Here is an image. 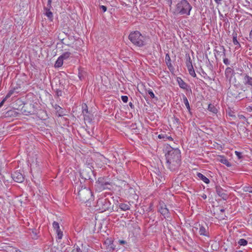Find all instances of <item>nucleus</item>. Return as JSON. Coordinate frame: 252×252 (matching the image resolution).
I'll return each instance as SVG.
<instances>
[{
	"mask_svg": "<svg viewBox=\"0 0 252 252\" xmlns=\"http://www.w3.org/2000/svg\"><path fill=\"white\" fill-rule=\"evenodd\" d=\"M58 107L61 108V107L59 106H56V109H57Z\"/></svg>",
	"mask_w": 252,
	"mask_h": 252,
	"instance_id": "obj_64",
	"label": "nucleus"
},
{
	"mask_svg": "<svg viewBox=\"0 0 252 252\" xmlns=\"http://www.w3.org/2000/svg\"><path fill=\"white\" fill-rule=\"evenodd\" d=\"M52 87V89L55 91L56 94L57 96L59 97V96H61L62 95V91L61 89H57V88L56 89H54L53 88V86Z\"/></svg>",
	"mask_w": 252,
	"mask_h": 252,
	"instance_id": "obj_38",
	"label": "nucleus"
},
{
	"mask_svg": "<svg viewBox=\"0 0 252 252\" xmlns=\"http://www.w3.org/2000/svg\"><path fill=\"white\" fill-rule=\"evenodd\" d=\"M242 73H239L240 75L243 77V84L248 87L251 86L252 90V77L249 76L247 73H244L242 70H241Z\"/></svg>",
	"mask_w": 252,
	"mask_h": 252,
	"instance_id": "obj_9",
	"label": "nucleus"
},
{
	"mask_svg": "<svg viewBox=\"0 0 252 252\" xmlns=\"http://www.w3.org/2000/svg\"><path fill=\"white\" fill-rule=\"evenodd\" d=\"M63 60L62 59L60 56L58 58L57 60L56 61L55 63V67H60L63 65Z\"/></svg>",
	"mask_w": 252,
	"mask_h": 252,
	"instance_id": "obj_26",
	"label": "nucleus"
},
{
	"mask_svg": "<svg viewBox=\"0 0 252 252\" xmlns=\"http://www.w3.org/2000/svg\"><path fill=\"white\" fill-rule=\"evenodd\" d=\"M223 21L224 22V26H226L227 24H229L228 19L227 18H224Z\"/></svg>",
	"mask_w": 252,
	"mask_h": 252,
	"instance_id": "obj_52",
	"label": "nucleus"
},
{
	"mask_svg": "<svg viewBox=\"0 0 252 252\" xmlns=\"http://www.w3.org/2000/svg\"><path fill=\"white\" fill-rule=\"evenodd\" d=\"M165 158L167 167L171 171H176L179 168L181 164V155L178 148L170 147L165 154Z\"/></svg>",
	"mask_w": 252,
	"mask_h": 252,
	"instance_id": "obj_1",
	"label": "nucleus"
},
{
	"mask_svg": "<svg viewBox=\"0 0 252 252\" xmlns=\"http://www.w3.org/2000/svg\"><path fill=\"white\" fill-rule=\"evenodd\" d=\"M239 95L240 96V97L236 98V99L242 100L245 98H247V96H246V95L244 94L243 92H242V94H240Z\"/></svg>",
	"mask_w": 252,
	"mask_h": 252,
	"instance_id": "obj_43",
	"label": "nucleus"
},
{
	"mask_svg": "<svg viewBox=\"0 0 252 252\" xmlns=\"http://www.w3.org/2000/svg\"><path fill=\"white\" fill-rule=\"evenodd\" d=\"M229 93H230V95L235 99H236V98L240 97L239 95L242 94V92L238 93L237 92L233 89H229Z\"/></svg>",
	"mask_w": 252,
	"mask_h": 252,
	"instance_id": "obj_19",
	"label": "nucleus"
},
{
	"mask_svg": "<svg viewBox=\"0 0 252 252\" xmlns=\"http://www.w3.org/2000/svg\"><path fill=\"white\" fill-rule=\"evenodd\" d=\"M112 187V183L105 177L99 178L95 185V190L99 192L105 189L111 190Z\"/></svg>",
	"mask_w": 252,
	"mask_h": 252,
	"instance_id": "obj_4",
	"label": "nucleus"
},
{
	"mask_svg": "<svg viewBox=\"0 0 252 252\" xmlns=\"http://www.w3.org/2000/svg\"><path fill=\"white\" fill-rule=\"evenodd\" d=\"M238 244L240 246H245L248 244V241L246 239H240L239 240Z\"/></svg>",
	"mask_w": 252,
	"mask_h": 252,
	"instance_id": "obj_35",
	"label": "nucleus"
},
{
	"mask_svg": "<svg viewBox=\"0 0 252 252\" xmlns=\"http://www.w3.org/2000/svg\"><path fill=\"white\" fill-rule=\"evenodd\" d=\"M189 74L192 77H195L196 76L195 71L193 69V66H189L187 67Z\"/></svg>",
	"mask_w": 252,
	"mask_h": 252,
	"instance_id": "obj_30",
	"label": "nucleus"
},
{
	"mask_svg": "<svg viewBox=\"0 0 252 252\" xmlns=\"http://www.w3.org/2000/svg\"><path fill=\"white\" fill-rule=\"evenodd\" d=\"M51 3H52V0H48L47 6L44 7V8H51L52 7Z\"/></svg>",
	"mask_w": 252,
	"mask_h": 252,
	"instance_id": "obj_47",
	"label": "nucleus"
},
{
	"mask_svg": "<svg viewBox=\"0 0 252 252\" xmlns=\"http://www.w3.org/2000/svg\"><path fill=\"white\" fill-rule=\"evenodd\" d=\"M236 252H243L241 250H239V251H236Z\"/></svg>",
	"mask_w": 252,
	"mask_h": 252,
	"instance_id": "obj_63",
	"label": "nucleus"
},
{
	"mask_svg": "<svg viewBox=\"0 0 252 252\" xmlns=\"http://www.w3.org/2000/svg\"><path fill=\"white\" fill-rule=\"evenodd\" d=\"M238 118L240 120H243L244 121H247V118L243 115H239Z\"/></svg>",
	"mask_w": 252,
	"mask_h": 252,
	"instance_id": "obj_48",
	"label": "nucleus"
},
{
	"mask_svg": "<svg viewBox=\"0 0 252 252\" xmlns=\"http://www.w3.org/2000/svg\"><path fill=\"white\" fill-rule=\"evenodd\" d=\"M83 116L85 121H88L89 122L92 121V118L89 116V115H87V114H83Z\"/></svg>",
	"mask_w": 252,
	"mask_h": 252,
	"instance_id": "obj_41",
	"label": "nucleus"
},
{
	"mask_svg": "<svg viewBox=\"0 0 252 252\" xmlns=\"http://www.w3.org/2000/svg\"><path fill=\"white\" fill-rule=\"evenodd\" d=\"M235 155L237 156V157H238V158L239 159H241V158H242V153L241 152H238V151H235Z\"/></svg>",
	"mask_w": 252,
	"mask_h": 252,
	"instance_id": "obj_44",
	"label": "nucleus"
},
{
	"mask_svg": "<svg viewBox=\"0 0 252 252\" xmlns=\"http://www.w3.org/2000/svg\"><path fill=\"white\" fill-rule=\"evenodd\" d=\"M225 76L227 79L231 81L235 74V71L231 67H227L225 70Z\"/></svg>",
	"mask_w": 252,
	"mask_h": 252,
	"instance_id": "obj_12",
	"label": "nucleus"
},
{
	"mask_svg": "<svg viewBox=\"0 0 252 252\" xmlns=\"http://www.w3.org/2000/svg\"><path fill=\"white\" fill-rule=\"evenodd\" d=\"M28 233H29L32 239H36L38 238L37 230L35 228L29 229Z\"/></svg>",
	"mask_w": 252,
	"mask_h": 252,
	"instance_id": "obj_20",
	"label": "nucleus"
},
{
	"mask_svg": "<svg viewBox=\"0 0 252 252\" xmlns=\"http://www.w3.org/2000/svg\"><path fill=\"white\" fill-rule=\"evenodd\" d=\"M229 116L230 117H235V115H234V112H229Z\"/></svg>",
	"mask_w": 252,
	"mask_h": 252,
	"instance_id": "obj_55",
	"label": "nucleus"
},
{
	"mask_svg": "<svg viewBox=\"0 0 252 252\" xmlns=\"http://www.w3.org/2000/svg\"><path fill=\"white\" fill-rule=\"evenodd\" d=\"M158 138H159V139H164V138H165V139H168V140H169L170 141H172L173 140V138L171 136H167L166 134H162V133H161L160 134H159L158 135Z\"/></svg>",
	"mask_w": 252,
	"mask_h": 252,
	"instance_id": "obj_29",
	"label": "nucleus"
},
{
	"mask_svg": "<svg viewBox=\"0 0 252 252\" xmlns=\"http://www.w3.org/2000/svg\"><path fill=\"white\" fill-rule=\"evenodd\" d=\"M249 38H250V39H252V28L251 32H250Z\"/></svg>",
	"mask_w": 252,
	"mask_h": 252,
	"instance_id": "obj_57",
	"label": "nucleus"
},
{
	"mask_svg": "<svg viewBox=\"0 0 252 252\" xmlns=\"http://www.w3.org/2000/svg\"><path fill=\"white\" fill-rule=\"evenodd\" d=\"M221 158L220 159V162L225 165H226L227 167H230L231 166L232 164L230 162L228 161L227 159H226L224 157H220Z\"/></svg>",
	"mask_w": 252,
	"mask_h": 252,
	"instance_id": "obj_25",
	"label": "nucleus"
},
{
	"mask_svg": "<svg viewBox=\"0 0 252 252\" xmlns=\"http://www.w3.org/2000/svg\"><path fill=\"white\" fill-rule=\"evenodd\" d=\"M166 3L171 7L172 4V0H165Z\"/></svg>",
	"mask_w": 252,
	"mask_h": 252,
	"instance_id": "obj_50",
	"label": "nucleus"
},
{
	"mask_svg": "<svg viewBox=\"0 0 252 252\" xmlns=\"http://www.w3.org/2000/svg\"><path fill=\"white\" fill-rule=\"evenodd\" d=\"M208 109L209 111L213 113L214 114H217L218 112V109L213 104H209L208 105Z\"/></svg>",
	"mask_w": 252,
	"mask_h": 252,
	"instance_id": "obj_27",
	"label": "nucleus"
},
{
	"mask_svg": "<svg viewBox=\"0 0 252 252\" xmlns=\"http://www.w3.org/2000/svg\"><path fill=\"white\" fill-rule=\"evenodd\" d=\"M243 190L245 192L252 193V187L250 186H246L243 188Z\"/></svg>",
	"mask_w": 252,
	"mask_h": 252,
	"instance_id": "obj_33",
	"label": "nucleus"
},
{
	"mask_svg": "<svg viewBox=\"0 0 252 252\" xmlns=\"http://www.w3.org/2000/svg\"><path fill=\"white\" fill-rule=\"evenodd\" d=\"M20 88V87L19 86H16V87H13L12 89H15V92L16 93H19V91H17V90H18Z\"/></svg>",
	"mask_w": 252,
	"mask_h": 252,
	"instance_id": "obj_54",
	"label": "nucleus"
},
{
	"mask_svg": "<svg viewBox=\"0 0 252 252\" xmlns=\"http://www.w3.org/2000/svg\"><path fill=\"white\" fill-rule=\"evenodd\" d=\"M216 191L217 194L222 199L226 200L228 198V195L226 193V190L222 189L220 186L216 187Z\"/></svg>",
	"mask_w": 252,
	"mask_h": 252,
	"instance_id": "obj_10",
	"label": "nucleus"
},
{
	"mask_svg": "<svg viewBox=\"0 0 252 252\" xmlns=\"http://www.w3.org/2000/svg\"><path fill=\"white\" fill-rule=\"evenodd\" d=\"M148 94L150 95L152 98L155 99L156 101L158 100V98L156 96L152 90L150 89L148 91Z\"/></svg>",
	"mask_w": 252,
	"mask_h": 252,
	"instance_id": "obj_37",
	"label": "nucleus"
},
{
	"mask_svg": "<svg viewBox=\"0 0 252 252\" xmlns=\"http://www.w3.org/2000/svg\"><path fill=\"white\" fill-rule=\"evenodd\" d=\"M53 226L55 230L59 229L60 225L59 223L57 221H54L53 223Z\"/></svg>",
	"mask_w": 252,
	"mask_h": 252,
	"instance_id": "obj_40",
	"label": "nucleus"
},
{
	"mask_svg": "<svg viewBox=\"0 0 252 252\" xmlns=\"http://www.w3.org/2000/svg\"><path fill=\"white\" fill-rule=\"evenodd\" d=\"M80 176L86 180H93V177H94V171L89 166L85 167L80 172Z\"/></svg>",
	"mask_w": 252,
	"mask_h": 252,
	"instance_id": "obj_7",
	"label": "nucleus"
},
{
	"mask_svg": "<svg viewBox=\"0 0 252 252\" xmlns=\"http://www.w3.org/2000/svg\"><path fill=\"white\" fill-rule=\"evenodd\" d=\"M6 251L7 252H21V251L16 248L12 246H7L6 247Z\"/></svg>",
	"mask_w": 252,
	"mask_h": 252,
	"instance_id": "obj_28",
	"label": "nucleus"
},
{
	"mask_svg": "<svg viewBox=\"0 0 252 252\" xmlns=\"http://www.w3.org/2000/svg\"><path fill=\"white\" fill-rule=\"evenodd\" d=\"M119 208L124 211H126L129 210L130 209L131 204L129 202L126 203H120L118 204Z\"/></svg>",
	"mask_w": 252,
	"mask_h": 252,
	"instance_id": "obj_16",
	"label": "nucleus"
},
{
	"mask_svg": "<svg viewBox=\"0 0 252 252\" xmlns=\"http://www.w3.org/2000/svg\"><path fill=\"white\" fill-rule=\"evenodd\" d=\"M100 9H102L103 12H105L107 10V7L104 5H100L99 6Z\"/></svg>",
	"mask_w": 252,
	"mask_h": 252,
	"instance_id": "obj_49",
	"label": "nucleus"
},
{
	"mask_svg": "<svg viewBox=\"0 0 252 252\" xmlns=\"http://www.w3.org/2000/svg\"><path fill=\"white\" fill-rule=\"evenodd\" d=\"M118 242L121 245H124L126 243V241L123 240H119Z\"/></svg>",
	"mask_w": 252,
	"mask_h": 252,
	"instance_id": "obj_51",
	"label": "nucleus"
},
{
	"mask_svg": "<svg viewBox=\"0 0 252 252\" xmlns=\"http://www.w3.org/2000/svg\"><path fill=\"white\" fill-rule=\"evenodd\" d=\"M199 233L200 235H203L205 236L209 237V232L208 228L206 229V228L203 225H201L199 228Z\"/></svg>",
	"mask_w": 252,
	"mask_h": 252,
	"instance_id": "obj_18",
	"label": "nucleus"
},
{
	"mask_svg": "<svg viewBox=\"0 0 252 252\" xmlns=\"http://www.w3.org/2000/svg\"><path fill=\"white\" fill-rule=\"evenodd\" d=\"M71 53L69 52H66L60 56V57H61L63 60H66L69 57Z\"/></svg>",
	"mask_w": 252,
	"mask_h": 252,
	"instance_id": "obj_32",
	"label": "nucleus"
},
{
	"mask_svg": "<svg viewBox=\"0 0 252 252\" xmlns=\"http://www.w3.org/2000/svg\"><path fill=\"white\" fill-rule=\"evenodd\" d=\"M56 231L57 234L58 238L59 239H61L63 237V232L61 231L60 228H59V229H57Z\"/></svg>",
	"mask_w": 252,
	"mask_h": 252,
	"instance_id": "obj_39",
	"label": "nucleus"
},
{
	"mask_svg": "<svg viewBox=\"0 0 252 252\" xmlns=\"http://www.w3.org/2000/svg\"><path fill=\"white\" fill-rule=\"evenodd\" d=\"M177 81L181 88L187 91L189 88V85L181 77H178L177 78Z\"/></svg>",
	"mask_w": 252,
	"mask_h": 252,
	"instance_id": "obj_13",
	"label": "nucleus"
},
{
	"mask_svg": "<svg viewBox=\"0 0 252 252\" xmlns=\"http://www.w3.org/2000/svg\"><path fill=\"white\" fill-rule=\"evenodd\" d=\"M192 6L187 0H181L176 5L175 12L181 15H189Z\"/></svg>",
	"mask_w": 252,
	"mask_h": 252,
	"instance_id": "obj_3",
	"label": "nucleus"
},
{
	"mask_svg": "<svg viewBox=\"0 0 252 252\" xmlns=\"http://www.w3.org/2000/svg\"><path fill=\"white\" fill-rule=\"evenodd\" d=\"M202 197L204 198V199H205L206 198V195H204L202 196Z\"/></svg>",
	"mask_w": 252,
	"mask_h": 252,
	"instance_id": "obj_61",
	"label": "nucleus"
},
{
	"mask_svg": "<svg viewBox=\"0 0 252 252\" xmlns=\"http://www.w3.org/2000/svg\"><path fill=\"white\" fill-rule=\"evenodd\" d=\"M165 63L167 65L168 69L171 72H173L174 71V67L172 65L171 63V59L168 53H167L165 55Z\"/></svg>",
	"mask_w": 252,
	"mask_h": 252,
	"instance_id": "obj_14",
	"label": "nucleus"
},
{
	"mask_svg": "<svg viewBox=\"0 0 252 252\" xmlns=\"http://www.w3.org/2000/svg\"><path fill=\"white\" fill-rule=\"evenodd\" d=\"M183 101L187 108V109L188 110L189 113H190V115L192 114L191 113V112L190 111V106H189V101L188 100V98L185 95H183Z\"/></svg>",
	"mask_w": 252,
	"mask_h": 252,
	"instance_id": "obj_23",
	"label": "nucleus"
},
{
	"mask_svg": "<svg viewBox=\"0 0 252 252\" xmlns=\"http://www.w3.org/2000/svg\"><path fill=\"white\" fill-rule=\"evenodd\" d=\"M215 2L217 4H220L222 0H214Z\"/></svg>",
	"mask_w": 252,
	"mask_h": 252,
	"instance_id": "obj_58",
	"label": "nucleus"
},
{
	"mask_svg": "<svg viewBox=\"0 0 252 252\" xmlns=\"http://www.w3.org/2000/svg\"><path fill=\"white\" fill-rule=\"evenodd\" d=\"M15 89H11L8 92V93L7 94L5 97H4L5 99L7 100L9 97H10L14 94V93L15 92Z\"/></svg>",
	"mask_w": 252,
	"mask_h": 252,
	"instance_id": "obj_34",
	"label": "nucleus"
},
{
	"mask_svg": "<svg viewBox=\"0 0 252 252\" xmlns=\"http://www.w3.org/2000/svg\"><path fill=\"white\" fill-rule=\"evenodd\" d=\"M78 76L80 78V79H81V75L80 74V73H79Z\"/></svg>",
	"mask_w": 252,
	"mask_h": 252,
	"instance_id": "obj_62",
	"label": "nucleus"
},
{
	"mask_svg": "<svg viewBox=\"0 0 252 252\" xmlns=\"http://www.w3.org/2000/svg\"><path fill=\"white\" fill-rule=\"evenodd\" d=\"M121 99L122 100V101L125 102V103H126L128 101V97L126 95H123L121 97Z\"/></svg>",
	"mask_w": 252,
	"mask_h": 252,
	"instance_id": "obj_42",
	"label": "nucleus"
},
{
	"mask_svg": "<svg viewBox=\"0 0 252 252\" xmlns=\"http://www.w3.org/2000/svg\"><path fill=\"white\" fill-rule=\"evenodd\" d=\"M248 110L249 111H252V106H249Z\"/></svg>",
	"mask_w": 252,
	"mask_h": 252,
	"instance_id": "obj_59",
	"label": "nucleus"
},
{
	"mask_svg": "<svg viewBox=\"0 0 252 252\" xmlns=\"http://www.w3.org/2000/svg\"><path fill=\"white\" fill-rule=\"evenodd\" d=\"M6 100V99H5L4 98L2 100L0 103V108L3 105L4 102Z\"/></svg>",
	"mask_w": 252,
	"mask_h": 252,
	"instance_id": "obj_53",
	"label": "nucleus"
},
{
	"mask_svg": "<svg viewBox=\"0 0 252 252\" xmlns=\"http://www.w3.org/2000/svg\"><path fill=\"white\" fill-rule=\"evenodd\" d=\"M128 39L134 45L139 47L146 44V37L138 31L131 32L128 35Z\"/></svg>",
	"mask_w": 252,
	"mask_h": 252,
	"instance_id": "obj_2",
	"label": "nucleus"
},
{
	"mask_svg": "<svg viewBox=\"0 0 252 252\" xmlns=\"http://www.w3.org/2000/svg\"><path fill=\"white\" fill-rule=\"evenodd\" d=\"M220 52H222L221 55L222 56L223 59V62L225 65H229L230 64V61L227 58H225V49L224 47V46H221L220 47Z\"/></svg>",
	"mask_w": 252,
	"mask_h": 252,
	"instance_id": "obj_15",
	"label": "nucleus"
},
{
	"mask_svg": "<svg viewBox=\"0 0 252 252\" xmlns=\"http://www.w3.org/2000/svg\"><path fill=\"white\" fill-rule=\"evenodd\" d=\"M82 114H83V115L85 114H88L89 113V111H88V106H87V105L86 104H84L82 105Z\"/></svg>",
	"mask_w": 252,
	"mask_h": 252,
	"instance_id": "obj_36",
	"label": "nucleus"
},
{
	"mask_svg": "<svg viewBox=\"0 0 252 252\" xmlns=\"http://www.w3.org/2000/svg\"><path fill=\"white\" fill-rule=\"evenodd\" d=\"M11 177L13 180L17 183H22L24 180V177L23 174L18 171H16L12 173Z\"/></svg>",
	"mask_w": 252,
	"mask_h": 252,
	"instance_id": "obj_11",
	"label": "nucleus"
},
{
	"mask_svg": "<svg viewBox=\"0 0 252 252\" xmlns=\"http://www.w3.org/2000/svg\"><path fill=\"white\" fill-rule=\"evenodd\" d=\"M232 35H233V43L234 45H239V46H240V43H239V42L237 40V33L236 32H233V34H232Z\"/></svg>",
	"mask_w": 252,
	"mask_h": 252,
	"instance_id": "obj_31",
	"label": "nucleus"
},
{
	"mask_svg": "<svg viewBox=\"0 0 252 252\" xmlns=\"http://www.w3.org/2000/svg\"><path fill=\"white\" fill-rule=\"evenodd\" d=\"M19 114V113L15 111V109H11L5 112L4 116L5 117H15Z\"/></svg>",
	"mask_w": 252,
	"mask_h": 252,
	"instance_id": "obj_17",
	"label": "nucleus"
},
{
	"mask_svg": "<svg viewBox=\"0 0 252 252\" xmlns=\"http://www.w3.org/2000/svg\"><path fill=\"white\" fill-rule=\"evenodd\" d=\"M186 64L187 67H188L189 66H192V61L191 60V58H190V55L189 54L187 53L186 54Z\"/></svg>",
	"mask_w": 252,
	"mask_h": 252,
	"instance_id": "obj_24",
	"label": "nucleus"
},
{
	"mask_svg": "<svg viewBox=\"0 0 252 252\" xmlns=\"http://www.w3.org/2000/svg\"><path fill=\"white\" fill-rule=\"evenodd\" d=\"M197 177L202 180L206 184H209L210 183V180L208 178H207L206 177L204 176L201 173H197Z\"/></svg>",
	"mask_w": 252,
	"mask_h": 252,
	"instance_id": "obj_22",
	"label": "nucleus"
},
{
	"mask_svg": "<svg viewBox=\"0 0 252 252\" xmlns=\"http://www.w3.org/2000/svg\"><path fill=\"white\" fill-rule=\"evenodd\" d=\"M96 207L97 210L103 212L109 210L111 208V203L107 198H100L97 201Z\"/></svg>",
	"mask_w": 252,
	"mask_h": 252,
	"instance_id": "obj_6",
	"label": "nucleus"
},
{
	"mask_svg": "<svg viewBox=\"0 0 252 252\" xmlns=\"http://www.w3.org/2000/svg\"><path fill=\"white\" fill-rule=\"evenodd\" d=\"M72 252H82V251L78 246H77L76 248H74Z\"/></svg>",
	"mask_w": 252,
	"mask_h": 252,
	"instance_id": "obj_45",
	"label": "nucleus"
},
{
	"mask_svg": "<svg viewBox=\"0 0 252 252\" xmlns=\"http://www.w3.org/2000/svg\"><path fill=\"white\" fill-rule=\"evenodd\" d=\"M129 106L130 107V108L131 109H134V105L131 102H129Z\"/></svg>",
	"mask_w": 252,
	"mask_h": 252,
	"instance_id": "obj_56",
	"label": "nucleus"
},
{
	"mask_svg": "<svg viewBox=\"0 0 252 252\" xmlns=\"http://www.w3.org/2000/svg\"><path fill=\"white\" fill-rule=\"evenodd\" d=\"M220 211V212H224V209H221Z\"/></svg>",
	"mask_w": 252,
	"mask_h": 252,
	"instance_id": "obj_60",
	"label": "nucleus"
},
{
	"mask_svg": "<svg viewBox=\"0 0 252 252\" xmlns=\"http://www.w3.org/2000/svg\"><path fill=\"white\" fill-rule=\"evenodd\" d=\"M174 123L177 124V125H179L180 124V121L179 118L174 117Z\"/></svg>",
	"mask_w": 252,
	"mask_h": 252,
	"instance_id": "obj_46",
	"label": "nucleus"
},
{
	"mask_svg": "<svg viewBox=\"0 0 252 252\" xmlns=\"http://www.w3.org/2000/svg\"><path fill=\"white\" fill-rule=\"evenodd\" d=\"M158 211L165 218L170 217V212L166 205L163 202H159L158 206Z\"/></svg>",
	"mask_w": 252,
	"mask_h": 252,
	"instance_id": "obj_8",
	"label": "nucleus"
},
{
	"mask_svg": "<svg viewBox=\"0 0 252 252\" xmlns=\"http://www.w3.org/2000/svg\"><path fill=\"white\" fill-rule=\"evenodd\" d=\"M51 8H44V10L45 11V15L48 18V19L52 21L53 19V13L50 11Z\"/></svg>",
	"mask_w": 252,
	"mask_h": 252,
	"instance_id": "obj_21",
	"label": "nucleus"
},
{
	"mask_svg": "<svg viewBox=\"0 0 252 252\" xmlns=\"http://www.w3.org/2000/svg\"><path fill=\"white\" fill-rule=\"evenodd\" d=\"M77 196L81 201L86 203L92 198L93 194L89 188L82 187L81 189H77Z\"/></svg>",
	"mask_w": 252,
	"mask_h": 252,
	"instance_id": "obj_5",
	"label": "nucleus"
}]
</instances>
